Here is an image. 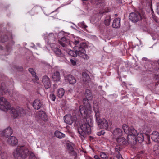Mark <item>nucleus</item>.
<instances>
[{
	"instance_id": "ea45409f",
	"label": "nucleus",
	"mask_w": 159,
	"mask_h": 159,
	"mask_svg": "<svg viewBox=\"0 0 159 159\" xmlns=\"http://www.w3.org/2000/svg\"><path fill=\"white\" fill-rule=\"evenodd\" d=\"M79 25L82 28L85 29L86 28L87 26L85 24L84 22H80L79 24Z\"/></svg>"
},
{
	"instance_id": "e433bc0d",
	"label": "nucleus",
	"mask_w": 159,
	"mask_h": 159,
	"mask_svg": "<svg viewBox=\"0 0 159 159\" xmlns=\"http://www.w3.org/2000/svg\"><path fill=\"white\" fill-rule=\"evenodd\" d=\"M8 39V37L7 36H2L0 41L2 43H4L7 41Z\"/></svg>"
},
{
	"instance_id": "7ed1b4c3",
	"label": "nucleus",
	"mask_w": 159,
	"mask_h": 159,
	"mask_svg": "<svg viewBox=\"0 0 159 159\" xmlns=\"http://www.w3.org/2000/svg\"><path fill=\"white\" fill-rule=\"evenodd\" d=\"M84 95L85 98L83 99V103L87 110H90L92 107L91 102L93 97L92 94L90 90L87 89L85 91Z\"/></svg>"
},
{
	"instance_id": "412c9836",
	"label": "nucleus",
	"mask_w": 159,
	"mask_h": 159,
	"mask_svg": "<svg viewBox=\"0 0 159 159\" xmlns=\"http://www.w3.org/2000/svg\"><path fill=\"white\" fill-rule=\"evenodd\" d=\"M79 110L82 117L85 118V119L87 118L86 117L87 115V111L85 107L82 105H80L79 107Z\"/></svg>"
},
{
	"instance_id": "c03bdc74",
	"label": "nucleus",
	"mask_w": 159,
	"mask_h": 159,
	"mask_svg": "<svg viewBox=\"0 0 159 159\" xmlns=\"http://www.w3.org/2000/svg\"><path fill=\"white\" fill-rule=\"evenodd\" d=\"M50 97L51 100L53 101L55 100L56 97L55 95L53 94H51L50 95Z\"/></svg>"
},
{
	"instance_id": "4c0bfd02",
	"label": "nucleus",
	"mask_w": 159,
	"mask_h": 159,
	"mask_svg": "<svg viewBox=\"0 0 159 159\" xmlns=\"http://www.w3.org/2000/svg\"><path fill=\"white\" fill-rule=\"evenodd\" d=\"M61 57L60 60L61 61H66V58L65 55L62 53L59 56Z\"/></svg>"
},
{
	"instance_id": "a878e982",
	"label": "nucleus",
	"mask_w": 159,
	"mask_h": 159,
	"mask_svg": "<svg viewBox=\"0 0 159 159\" xmlns=\"http://www.w3.org/2000/svg\"><path fill=\"white\" fill-rule=\"evenodd\" d=\"M60 74L59 72H54L52 76V79L54 81H58L60 80Z\"/></svg>"
},
{
	"instance_id": "37998d69",
	"label": "nucleus",
	"mask_w": 159,
	"mask_h": 159,
	"mask_svg": "<svg viewBox=\"0 0 159 159\" xmlns=\"http://www.w3.org/2000/svg\"><path fill=\"white\" fill-rule=\"evenodd\" d=\"M7 156L6 153H3L2 156H0V159H6L7 158Z\"/></svg>"
},
{
	"instance_id": "6e6552de",
	"label": "nucleus",
	"mask_w": 159,
	"mask_h": 159,
	"mask_svg": "<svg viewBox=\"0 0 159 159\" xmlns=\"http://www.w3.org/2000/svg\"><path fill=\"white\" fill-rule=\"evenodd\" d=\"M134 136V138L130 139V141H128L130 143H133L134 144H135L137 142L139 143H142L144 140L143 135V133H139L135 134Z\"/></svg>"
},
{
	"instance_id": "473e14b6",
	"label": "nucleus",
	"mask_w": 159,
	"mask_h": 159,
	"mask_svg": "<svg viewBox=\"0 0 159 159\" xmlns=\"http://www.w3.org/2000/svg\"><path fill=\"white\" fill-rule=\"evenodd\" d=\"M93 107L94 112L100 111V107L97 102H93Z\"/></svg>"
},
{
	"instance_id": "393cba45",
	"label": "nucleus",
	"mask_w": 159,
	"mask_h": 159,
	"mask_svg": "<svg viewBox=\"0 0 159 159\" xmlns=\"http://www.w3.org/2000/svg\"><path fill=\"white\" fill-rule=\"evenodd\" d=\"M66 79L71 84H74L76 82V80L75 77L71 75H68L66 77Z\"/></svg>"
},
{
	"instance_id": "f8f14e48",
	"label": "nucleus",
	"mask_w": 159,
	"mask_h": 159,
	"mask_svg": "<svg viewBox=\"0 0 159 159\" xmlns=\"http://www.w3.org/2000/svg\"><path fill=\"white\" fill-rule=\"evenodd\" d=\"M13 133V131L10 127H8L2 131L0 129V136L8 137L10 136Z\"/></svg>"
},
{
	"instance_id": "603ef678",
	"label": "nucleus",
	"mask_w": 159,
	"mask_h": 159,
	"mask_svg": "<svg viewBox=\"0 0 159 159\" xmlns=\"http://www.w3.org/2000/svg\"><path fill=\"white\" fill-rule=\"evenodd\" d=\"M23 147L24 148V151H23V152H22V154H24V151H25L26 150H28V149L25 147L24 146H23Z\"/></svg>"
},
{
	"instance_id": "f704fd0d",
	"label": "nucleus",
	"mask_w": 159,
	"mask_h": 159,
	"mask_svg": "<svg viewBox=\"0 0 159 159\" xmlns=\"http://www.w3.org/2000/svg\"><path fill=\"white\" fill-rule=\"evenodd\" d=\"M100 156L102 159H106L108 157V155L107 154L104 152H101L100 153Z\"/></svg>"
},
{
	"instance_id": "a211bd4d",
	"label": "nucleus",
	"mask_w": 159,
	"mask_h": 159,
	"mask_svg": "<svg viewBox=\"0 0 159 159\" xmlns=\"http://www.w3.org/2000/svg\"><path fill=\"white\" fill-rule=\"evenodd\" d=\"M152 139L155 142L159 143V133L156 131H153L151 134Z\"/></svg>"
},
{
	"instance_id": "13d9d810",
	"label": "nucleus",
	"mask_w": 159,
	"mask_h": 159,
	"mask_svg": "<svg viewBox=\"0 0 159 159\" xmlns=\"http://www.w3.org/2000/svg\"><path fill=\"white\" fill-rule=\"evenodd\" d=\"M1 48L2 49V47H1Z\"/></svg>"
},
{
	"instance_id": "9d476101",
	"label": "nucleus",
	"mask_w": 159,
	"mask_h": 159,
	"mask_svg": "<svg viewBox=\"0 0 159 159\" xmlns=\"http://www.w3.org/2000/svg\"><path fill=\"white\" fill-rule=\"evenodd\" d=\"M9 102L6 100L3 97L0 98V109L4 111H7L10 108Z\"/></svg>"
},
{
	"instance_id": "f03ea898",
	"label": "nucleus",
	"mask_w": 159,
	"mask_h": 159,
	"mask_svg": "<svg viewBox=\"0 0 159 159\" xmlns=\"http://www.w3.org/2000/svg\"><path fill=\"white\" fill-rule=\"evenodd\" d=\"M80 126L78 128V131L81 137L84 138L86 137L87 135H89L91 132V129L90 123L91 122V119L87 117Z\"/></svg>"
},
{
	"instance_id": "a19ab883",
	"label": "nucleus",
	"mask_w": 159,
	"mask_h": 159,
	"mask_svg": "<svg viewBox=\"0 0 159 159\" xmlns=\"http://www.w3.org/2000/svg\"><path fill=\"white\" fill-rule=\"evenodd\" d=\"M29 159H37V158L34 154L31 152L30 154Z\"/></svg>"
},
{
	"instance_id": "0eeeda50",
	"label": "nucleus",
	"mask_w": 159,
	"mask_h": 159,
	"mask_svg": "<svg viewBox=\"0 0 159 159\" xmlns=\"http://www.w3.org/2000/svg\"><path fill=\"white\" fill-rule=\"evenodd\" d=\"M129 18L132 22L136 23L139 20H141L145 18L144 15H141L138 12H132L129 14Z\"/></svg>"
},
{
	"instance_id": "1a4fd4ad",
	"label": "nucleus",
	"mask_w": 159,
	"mask_h": 159,
	"mask_svg": "<svg viewBox=\"0 0 159 159\" xmlns=\"http://www.w3.org/2000/svg\"><path fill=\"white\" fill-rule=\"evenodd\" d=\"M25 113V110L20 107H17L16 109L12 108L11 110V114L13 118H16L19 115H20L21 116L22 114H24Z\"/></svg>"
},
{
	"instance_id": "39448f33",
	"label": "nucleus",
	"mask_w": 159,
	"mask_h": 159,
	"mask_svg": "<svg viewBox=\"0 0 159 159\" xmlns=\"http://www.w3.org/2000/svg\"><path fill=\"white\" fill-rule=\"evenodd\" d=\"M122 128L125 133L128 134L127 136V139L128 141H130L131 138H134L135 134H137V131L132 127H129L125 124H124L122 125Z\"/></svg>"
},
{
	"instance_id": "3c124183",
	"label": "nucleus",
	"mask_w": 159,
	"mask_h": 159,
	"mask_svg": "<svg viewBox=\"0 0 159 159\" xmlns=\"http://www.w3.org/2000/svg\"><path fill=\"white\" fill-rule=\"evenodd\" d=\"M157 13L159 15V4L157 5Z\"/></svg>"
},
{
	"instance_id": "8fccbe9b",
	"label": "nucleus",
	"mask_w": 159,
	"mask_h": 159,
	"mask_svg": "<svg viewBox=\"0 0 159 159\" xmlns=\"http://www.w3.org/2000/svg\"><path fill=\"white\" fill-rule=\"evenodd\" d=\"M94 157L96 159H102L97 155H95L94 156Z\"/></svg>"
},
{
	"instance_id": "6ab92c4d",
	"label": "nucleus",
	"mask_w": 159,
	"mask_h": 159,
	"mask_svg": "<svg viewBox=\"0 0 159 159\" xmlns=\"http://www.w3.org/2000/svg\"><path fill=\"white\" fill-rule=\"evenodd\" d=\"M8 143L12 146L16 145L17 144L18 141L14 136H11L8 138L7 140Z\"/></svg>"
},
{
	"instance_id": "79ce46f5",
	"label": "nucleus",
	"mask_w": 159,
	"mask_h": 159,
	"mask_svg": "<svg viewBox=\"0 0 159 159\" xmlns=\"http://www.w3.org/2000/svg\"><path fill=\"white\" fill-rule=\"evenodd\" d=\"M116 156V159H122V155L120 153H115Z\"/></svg>"
},
{
	"instance_id": "cd10ccee",
	"label": "nucleus",
	"mask_w": 159,
	"mask_h": 159,
	"mask_svg": "<svg viewBox=\"0 0 159 159\" xmlns=\"http://www.w3.org/2000/svg\"><path fill=\"white\" fill-rule=\"evenodd\" d=\"M28 70L32 74L33 77L34 78V81H36L38 80L39 78L38 76L36 75V73L34 71V69L32 68H30Z\"/></svg>"
},
{
	"instance_id": "72a5a7b5",
	"label": "nucleus",
	"mask_w": 159,
	"mask_h": 159,
	"mask_svg": "<svg viewBox=\"0 0 159 159\" xmlns=\"http://www.w3.org/2000/svg\"><path fill=\"white\" fill-rule=\"evenodd\" d=\"M111 16L110 15L107 16L104 21L105 25L106 26H108L110 25L111 21Z\"/></svg>"
},
{
	"instance_id": "58836bf2",
	"label": "nucleus",
	"mask_w": 159,
	"mask_h": 159,
	"mask_svg": "<svg viewBox=\"0 0 159 159\" xmlns=\"http://www.w3.org/2000/svg\"><path fill=\"white\" fill-rule=\"evenodd\" d=\"M120 145H116L115 148V153H119V152L120 151Z\"/></svg>"
},
{
	"instance_id": "f3484780",
	"label": "nucleus",
	"mask_w": 159,
	"mask_h": 159,
	"mask_svg": "<svg viewBox=\"0 0 159 159\" xmlns=\"http://www.w3.org/2000/svg\"><path fill=\"white\" fill-rule=\"evenodd\" d=\"M122 131L119 128H116L112 132L114 138L116 139L117 138L121 137L122 135Z\"/></svg>"
},
{
	"instance_id": "49530a36",
	"label": "nucleus",
	"mask_w": 159,
	"mask_h": 159,
	"mask_svg": "<svg viewBox=\"0 0 159 159\" xmlns=\"http://www.w3.org/2000/svg\"><path fill=\"white\" fill-rule=\"evenodd\" d=\"M70 62L71 64L74 66L76 65V62L73 60L70 59Z\"/></svg>"
},
{
	"instance_id": "aec40b11",
	"label": "nucleus",
	"mask_w": 159,
	"mask_h": 159,
	"mask_svg": "<svg viewBox=\"0 0 159 159\" xmlns=\"http://www.w3.org/2000/svg\"><path fill=\"white\" fill-rule=\"evenodd\" d=\"M43 104L41 101L38 99L35 100L33 102V106L35 109L38 110L41 107Z\"/></svg>"
},
{
	"instance_id": "b1692460",
	"label": "nucleus",
	"mask_w": 159,
	"mask_h": 159,
	"mask_svg": "<svg viewBox=\"0 0 159 159\" xmlns=\"http://www.w3.org/2000/svg\"><path fill=\"white\" fill-rule=\"evenodd\" d=\"M38 116L39 117L44 121H46L47 119V115L43 111H39L38 112Z\"/></svg>"
},
{
	"instance_id": "20e7f679",
	"label": "nucleus",
	"mask_w": 159,
	"mask_h": 159,
	"mask_svg": "<svg viewBox=\"0 0 159 159\" xmlns=\"http://www.w3.org/2000/svg\"><path fill=\"white\" fill-rule=\"evenodd\" d=\"M59 43L63 47L67 48L69 46L73 47L74 45H76L78 42V40H74L70 41L69 39H67L66 37L61 38L59 41Z\"/></svg>"
},
{
	"instance_id": "2eb2a0df",
	"label": "nucleus",
	"mask_w": 159,
	"mask_h": 159,
	"mask_svg": "<svg viewBox=\"0 0 159 159\" xmlns=\"http://www.w3.org/2000/svg\"><path fill=\"white\" fill-rule=\"evenodd\" d=\"M64 121L66 123L71 125L75 120L76 117L72 116L70 115H66L64 117Z\"/></svg>"
},
{
	"instance_id": "864d4df0",
	"label": "nucleus",
	"mask_w": 159,
	"mask_h": 159,
	"mask_svg": "<svg viewBox=\"0 0 159 159\" xmlns=\"http://www.w3.org/2000/svg\"><path fill=\"white\" fill-rule=\"evenodd\" d=\"M157 77L156 78V79L159 78V76H158V75H157Z\"/></svg>"
},
{
	"instance_id": "7c9ffc66",
	"label": "nucleus",
	"mask_w": 159,
	"mask_h": 159,
	"mask_svg": "<svg viewBox=\"0 0 159 159\" xmlns=\"http://www.w3.org/2000/svg\"><path fill=\"white\" fill-rule=\"evenodd\" d=\"M54 134L59 139L62 138L65 136L64 134L58 131H56L54 133Z\"/></svg>"
},
{
	"instance_id": "c756f323",
	"label": "nucleus",
	"mask_w": 159,
	"mask_h": 159,
	"mask_svg": "<svg viewBox=\"0 0 159 159\" xmlns=\"http://www.w3.org/2000/svg\"><path fill=\"white\" fill-rule=\"evenodd\" d=\"M64 90L62 88L59 89L57 91V95L59 98H61L64 94Z\"/></svg>"
},
{
	"instance_id": "423d86ee",
	"label": "nucleus",
	"mask_w": 159,
	"mask_h": 159,
	"mask_svg": "<svg viewBox=\"0 0 159 159\" xmlns=\"http://www.w3.org/2000/svg\"><path fill=\"white\" fill-rule=\"evenodd\" d=\"M24 148L23 147H21L17 148L14 150L13 152V155L14 157L16 158H18L21 157L23 158H26L27 157L29 153V150H26L24 151V154H22L21 152H23Z\"/></svg>"
},
{
	"instance_id": "09e8293b",
	"label": "nucleus",
	"mask_w": 159,
	"mask_h": 159,
	"mask_svg": "<svg viewBox=\"0 0 159 159\" xmlns=\"http://www.w3.org/2000/svg\"><path fill=\"white\" fill-rule=\"evenodd\" d=\"M110 159H116V154H113V155L110 157Z\"/></svg>"
},
{
	"instance_id": "ddd939ff",
	"label": "nucleus",
	"mask_w": 159,
	"mask_h": 159,
	"mask_svg": "<svg viewBox=\"0 0 159 159\" xmlns=\"http://www.w3.org/2000/svg\"><path fill=\"white\" fill-rule=\"evenodd\" d=\"M42 82L46 89L50 88L51 82L49 78L47 75H44L42 77Z\"/></svg>"
},
{
	"instance_id": "f257e3e1",
	"label": "nucleus",
	"mask_w": 159,
	"mask_h": 159,
	"mask_svg": "<svg viewBox=\"0 0 159 159\" xmlns=\"http://www.w3.org/2000/svg\"><path fill=\"white\" fill-rule=\"evenodd\" d=\"M75 45L73 47H70L73 48L75 51H74L68 49L66 51L68 54L74 57H76L78 56L84 60H88L89 59V57L86 54V51L85 50L88 47L86 43L84 42L80 43V41L78 40V43Z\"/></svg>"
},
{
	"instance_id": "9b49d317",
	"label": "nucleus",
	"mask_w": 159,
	"mask_h": 159,
	"mask_svg": "<svg viewBox=\"0 0 159 159\" xmlns=\"http://www.w3.org/2000/svg\"><path fill=\"white\" fill-rule=\"evenodd\" d=\"M7 92L10 97H15L16 94L17 93V92L13 91V93L12 94L10 92L8 91V89L6 87L5 84L2 83L0 86V96L6 94Z\"/></svg>"
},
{
	"instance_id": "6e6d98bb",
	"label": "nucleus",
	"mask_w": 159,
	"mask_h": 159,
	"mask_svg": "<svg viewBox=\"0 0 159 159\" xmlns=\"http://www.w3.org/2000/svg\"><path fill=\"white\" fill-rule=\"evenodd\" d=\"M150 132V129H149L148 131V132Z\"/></svg>"
},
{
	"instance_id": "de8ad7c7",
	"label": "nucleus",
	"mask_w": 159,
	"mask_h": 159,
	"mask_svg": "<svg viewBox=\"0 0 159 159\" xmlns=\"http://www.w3.org/2000/svg\"><path fill=\"white\" fill-rule=\"evenodd\" d=\"M3 153L5 152H3L2 148V147L0 146V156H2Z\"/></svg>"
},
{
	"instance_id": "2f4dec72",
	"label": "nucleus",
	"mask_w": 159,
	"mask_h": 159,
	"mask_svg": "<svg viewBox=\"0 0 159 159\" xmlns=\"http://www.w3.org/2000/svg\"><path fill=\"white\" fill-rule=\"evenodd\" d=\"M52 50L57 56H60L62 53L61 50L58 48H53Z\"/></svg>"
},
{
	"instance_id": "bf43d9fd",
	"label": "nucleus",
	"mask_w": 159,
	"mask_h": 159,
	"mask_svg": "<svg viewBox=\"0 0 159 159\" xmlns=\"http://www.w3.org/2000/svg\"><path fill=\"white\" fill-rule=\"evenodd\" d=\"M158 64H159V62H158Z\"/></svg>"
},
{
	"instance_id": "4468645a",
	"label": "nucleus",
	"mask_w": 159,
	"mask_h": 159,
	"mask_svg": "<svg viewBox=\"0 0 159 159\" xmlns=\"http://www.w3.org/2000/svg\"><path fill=\"white\" fill-rule=\"evenodd\" d=\"M115 139L118 144L119 145H126L129 142L128 140L127 141L125 138L122 136L117 138Z\"/></svg>"
},
{
	"instance_id": "4be33fe9",
	"label": "nucleus",
	"mask_w": 159,
	"mask_h": 159,
	"mask_svg": "<svg viewBox=\"0 0 159 159\" xmlns=\"http://www.w3.org/2000/svg\"><path fill=\"white\" fill-rule=\"evenodd\" d=\"M120 21L121 19L119 18H117L115 19L113 21L112 27L115 28H119L121 25Z\"/></svg>"
},
{
	"instance_id": "a18cd8bd",
	"label": "nucleus",
	"mask_w": 159,
	"mask_h": 159,
	"mask_svg": "<svg viewBox=\"0 0 159 159\" xmlns=\"http://www.w3.org/2000/svg\"><path fill=\"white\" fill-rule=\"evenodd\" d=\"M105 132L104 131H101L99 132H98L97 133V134L98 136H100L102 135H103L105 133Z\"/></svg>"
},
{
	"instance_id": "dca6fc26",
	"label": "nucleus",
	"mask_w": 159,
	"mask_h": 159,
	"mask_svg": "<svg viewBox=\"0 0 159 159\" xmlns=\"http://www.w3.org/2000/svg\"><path fill=\"white\" fill-rule=\"evenodd\" d=\"M99 123L97 124L103 129H107L108 127V124L107 121L105 119H102L99 121Z\"/></svg>"
},
{
	"instance_id": "c85d7f7f",
	"label": "nucleus",
	"mask_w": 159,
	"mask_h": 159,
	"mask_svg": "<svg viewBox=\"0 0 159 159\" xmlns=\"http://www.w3.org/2000/svg\"><path fill=\"white\" fill-rule=\"evenodd\" d=\"M94 112L95 113L94 117L97 123H99V121L102 119L101 118L100 111H95Z\"/></svg>"
},
{
	"instance_id": "5fc2aeb1",
	"label": "nucleus",
	"mask_w": 159,
	"mask_h": 159,
	"mask_svg": "<svg viewBox=\"0 0 159 159\" xmlns=\"http://www.w3.org/2000/svg\"><path fill=\"white\" fill-rule=\"evenodd\" d=\"M59 8H59H57V9H56V10H55V11H54L53 12H54V11H57V10Z\"/></svg>"
},
{
	"instance_id": "bb28decb",
	"label": "nucleus",
	"mask_w": 159,
	"mask_h": 159,
	"mask_svg": "<svg viewBox=\"0 0 159 159\" xmlns=\"http://www.w3.org/2000/svg\"><path fill=\"white\" fill-rule=\"evenodd\" d=\"M82 80L84 82L87 83H88L90 80L89 76L85 72L82 73Z\"/></svg>"
},
{
	"instance_id": "5701e85b",
	"label": "nucleus",
	"mask_w": 159,
	"mask_h": 159,
	"mask_svg": "<svg viewBox=\"0 0 159 159\" xmlns=\"http://www.w3.org/2000/svg\"><path fill=\"white\" fill-rule=\"evenodd\" d=\"M44 39L46 41H48L49 43H51V41L54 39V35L52 33L47 34L44 35Z\"/></svg>"
},
{
	"instance_id": "c9c22d12",
	"label": "nucleus",
	"mask_w": 159,
	"mask_h": 159,
	"mask_svg": "<svg viewBox=\"0 0 159 159\" xmlns=\"http://www.w3.org/2000/svg\"><path fill=\"white\" fill-rule=\"evenodd\" d=\"M67 147L69 153L72 152L74 151L73 148L71 144L68 143L67 144Z\"/></svg>"
},
{
	"instance_id": "4d7b16f0",
	"label": "nucleus",
	"mask_w": 159,
	"mask_h": 159,
	"mask_svg": "<svg viewBox=\"0 0 159 159\" xmlns=\"http://www.w3.org/2000/svg\"><path fill=\"white\" fill-rule=\"evenodd\" d=\"M158 71L159 72V69H158Z\"/></svg>"
}]
</instances>
